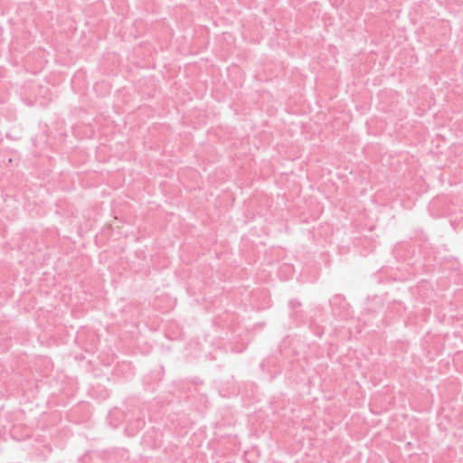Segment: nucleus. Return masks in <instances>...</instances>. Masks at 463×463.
I'll return each instance as SVG.
<instances>
[{"instance_id": "1", "label": "nucleus", "mask_w": 463, "mask_h": 463, "mask_svg": "<svg viewBox=\"0 0 463 463\" xmlns=\"http://www.w3.org/2000/svg\"><path fill=\"white\" fill-rule=\"evenodd\" d=\"M330 305L332 313L335 317H337L341 319H347L351 317L350 306L343 296L335 295L330 299Z\"/></svg>"}, {"instance_id": "2", "label": "nucleus", "mask_w": 463, "mask_h": 463, "mask_svg": "<svg viewBox=\"0 0 463 463\" xmlns=\"http://www.w3.org/2000/svg\"><path fill=\"white\" fill-rule=\"evenodd\" d=\"M288 305L292 309H295L300 306V303L298 300H290Z\"/></svg>"}, {"instance_id": "3", "label": "nucleus", "mask_w": 463, "mask_h": 463, "mask_svg": "<svg viewBox=\"0 0 463 463\" xmlns=\"http://www.w3.org/2000/svg\"><path fill=\"white\" fill-rule=\"evenodd\" d=\"M143 425H144V421H143L142 420H139L137 421V428H142V427H143Z\"/></svg>"}]
</instances>
